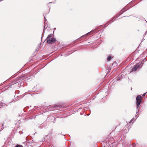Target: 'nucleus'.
I'll return each mask as SVG.
<instances>
[{
	"label": "nucleus",
	"mask_w": 147,
	"mask_h": 147,
	"mask_svg": "<svg viewBox=\"0 0 147 147\" xmlns=\"http://www.w3.org/2000/svg\"><path fill=\"white\" fill-rule=\"evenodd\" d=\"M47 42L49 44L53 43L56 41L55 38H53L52 34L49 35L47 38Z\"/></svg>",
	"instance_id": "1"
},
{
	"label": "nucleus",
	"mask_w": 147,
	"mask_h": 147,
	"mask_svg": "<svg viewBox=\"0 0 147 147\" xmlns=\"http://www.w3.org/2000/svg\"><path fill=\"white\" fill-rule=\"evenodd\" d=\"M143 61H142L141 62L138 63L136 65H135L133 68L132 71H136L137 69L141 67L143 64Z\"/></svg>",
	"instance_id": "2"
},
{
	"label": "nucleus",
	"mask_w": 147,
	"mask_h": 147,
	"mask_svg": "<svg viewBox=\"0 0 147 147\" xmlns=\"http://www.w3.org/2000/svg\"><path fill=\"white\" fill-rule=\"evenodd\" d=\"M142 97L140 95H138L136 98V104H141L142 103L141 100L142 99Z\"/></svg>",
	"instance_id": "3"
},
{
	"label": "nucleus",
	"mask_w": 147,
	"mask_h": 147,
	"mask_svg": "<svg viewBox=\"0 0 147 147\" xmlns=\"http://www.w3.org/2000/svg\"><path fill=\"white\" fill-rule=\"evenodd\" d=\"M127 9H128L127 8V7H125L124 8L120 11L119 14L117 15V16H116V17H118L119 16H120L121 14L122 13L125 12Z\"/></svg>",
	"instance_id": "4"
},
{
	"label": "nucleus",
	"mask_w": 147,
	"mask_h": 147,
	"mask_svg": "<svg viewBox=\"0 0 147 147\" xmlns=\"http://www.w3.org/2000/svg\"><path fill=\"white\" fill-rule=\"evenodd\" d=\"M127 9H128L127 8V7H125L124 8L120 11L119 14L117 15V16H116V17H118L119 16H120L121 14L122 13L125 12Z\"/></svg>",
	"instance_id": "5"
},
{
	"label": "nucleus",
	"mask_w": 147,
	"mask_h": 147,
	"mask_svg": "<svg viewBox=\"0 0 147 147\" xmlns=\"http://www.w3.org/2000/svg\"><path fill=\"white\" fill-rule=\"evenodd\" d=\"M127 9H128L127 8V7H125L124 8L120 11L119 14L117 15V16H116V17H118L119 16H120L121 14L122 13L125 12Z\"/></svg>",
	"instance_id": "6"
},
{
	"label": "nucleus",
	"mask_w": 147,
	"mask_h": 147,
	"mask_svg": "<svg viewBox=\"0 0 147 147\" xmlns=\"http://www.w3.org/2000/svg\"><path fill=\"white\" fill-rule=\"evenodd\" d=\"M49 107L51 108L55 109H58V108L60 107V106L58 105H54L50 106Z\"/></svg>",
	"instance_id": "7"
},
{
	"label": "nucleus",
	"mask_w": 147,
	"mask_h": 147,
	"mask_svg": "<svg viewBox=\"0 0 147 147\" xmlns=\"http://www.w3.org/2000/svg\"><path fill=\"white\" fill-rule=\"evenodd\" d=\"M47 28V27H46V25H45V24L44 26V29L43 31V32L42 34V38L43 37L44 35V33H45L44 30L45 29H46Z\"/></svg>",
	"instance_id": "8"
},
{
	"label": "nucleus",
	"mask_w": 147,
	"mask_h": 147,
	"mask_svg": "<svg viewBox=\"0 0 147 147\" xmlns=\"http://www.w3.org/2000/svg\"><path fill=\"white\" fill-rule=\"evenodd\" d=\"M136 104V109H140L141 107V104Z\"/></svg>",
	"instance_id": "9"
},
{
	"label": "nucleus",
	"mask_w": 147,
	"mask_h": 147,
	"mask_svg": "<svg viewBox=\"0 0 147 147\" xmlns=\"http://www.w3.org/2000/svg\"><path fill=\"white\" fill-rule=\"evenodd\" d=\"M112 59V57H111V56H109L107 58V60L108 61H110L111 59Z\"/></svg>",
	"instance_id": "10"
},
{
	"label": "nucleus",
	"mask_w": 147,
	"mask_h": 147,
	"mask_svg": "<svg viewBox=\"0 0 147 147\" xmlns=\"http://www.w3.org/2000/svg\"><path fill=\"white\" fill-rule=\"evenodd\" d=\"M139 109H137L136 114H137V115H138V113L139 112L140 110Z\"/></svg>",
	"instance_id": "11"
},
{
	"label": "nucleus",
	"mask_w": 147,
	"mask_h": 147,
	"mask_svg": "<svg viewBox=\"0 0 147 147\" xmlns=\"http://www.w3.org/2000/svg\"><path fill=\"white\" fill-rule=\"evenodd\" d=\"M3 103L1 102H0V108L2 106Z\"/></svg>",
	"instance_id": "12"
},
{
	"label": "nucleus",
	"mask_w": 147,
	"mask_h": 147,
	"mask_svg": "<svg viewBox=\"0 0 147 147\" xmlns=\"http://www.w3.org/2000/svg\"><path fill=\"white\" fill-rule=\"evenodd\" d=\"M16 147H23V146H21L20 145H17L16 146Z\"/></svg>",
	"instance_id": "13"
},
{
	"label": "nucleus",
	"mask_w": 147,
	"mask_h": 147,
	"mask_svg": "<svg viewBox=\"0 0 147 147\" xmlns=\"http://www.w3.org/2000/svg\"><path fill=\"white\" fill-rule=\"evenodd\" d=\"M3 129H4V127H2L1 128V129H0V131H1L2 130H3Z\"/></svg>",
	"instance_id": "14"
},
{
	"label": "nucleus",
	"mask_w": 147,
	"mask_h": 147,
	"mask_svg": "<svg viewBox=\"0 0 147 147\" xmlns=\"http://www.w3.org/2000/svg\"><path fill=\"white\" fill-rule=\"evenodd\" d=\"M117 79L118 80H120V78L119 76V77H117Z\"/></svg>",
	"instance_id": "15"
},
{
	"label": "nucleus",
	"mask_w": 147,
	"mask_h": 147,
	"mask_svg": "<svg viewBox=\"0 0 147 147\" xmlns=\"http://www.w3.org/2000/svg\"><path fill=\"white\" fill-rule=\"evenodd\" d=\"M146 93H144V94L142 96H145V94H146Z\"/></svg>",
	"instance_id": "16"
},
{
	"label": "nucleus",
	"mask_w": 147,
	"mask_h": 147,
	"mask_svg": "<svg viewBox=\"0 0 147 147\" xmlns=\"http://www.w3.org/2000/svg\"><path fill=\"white\" fill-rule=\"evenodd\" d=\"M4 123H3V124H2V127H3V126H4Z\"/></svg>",
	"instance_id": "17"
},
{
	"label": "nucleus",
	"mask_w": 147,
	"mask_h": 147,
	"mask_svg": "<svg viewBox=\"0 0 147 147\" xmlns=\"http://www.w3.org/2000/svg\"><path fill=\"white\" fill-rule=\"evenodd\" d=\"M133 119H131V121H132V120H133Z\"/></svg>",
	"instance_id": "18"
},
{
	"label": "nucleus",
	"mask_w": 147,
	"mask_h": 147,
	"mask_svg": "<svg viewBox=\"0 0 147 147\" xmlns=\"http://www.w3.org/2000/svg\"><path fill=\"white\" fill-rule=\"evenodd\" d=\"M90 32H89L87 34H89Z\"/></svg>",
	"instance_id": "19"
},
{
	"label": "nucleus",
	"mask_w": 147,
	"mask_h": 147,
	"mask_svg": "<svg viewBox=\"0 0 147 147\" xmlns=\"http://www.w3.org/2000/svg\"><path fill=\"white\" fill-rule=\"evenodd\" d=\"M45 18H45V17L44 16V19H45Z\"/></svg>",
	"instance_id": "20"
},
{
	"label": "nucleus",
	"mask_w": 147,
	"mask_h": 147,
	"mask_svg": "<svg viewBox=\"0 0 147 147\" xmlns=\"http://www.w3.org/2000/svg\"><path fill=\"white\" fill-rule=\"evenodd\" d=\"M50 111H52V110H51V109H50Z\"/></svg>",
	"instance_id": "21"
},
{
	"label": "nucleus",
	"mask_w": 147,
	"mask_h": 147,
	"mask_svg": "<svg viewBox=\"0 0 147 147\" xmlns=\"http://www.w3.org/2000/svg\"><path fill=\"white\" fill-rule=\"evenodd\" d=\"M89 115V114H88L87 115Z\"/></svg>",
	"instance_id": "22"
}]
</instances>
